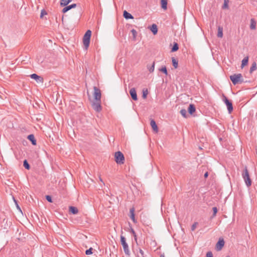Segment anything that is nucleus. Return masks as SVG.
Returning <instances> with one entry per match:
<instances>
[{
  "mask_svg": "<svg viewBox=\"0 0 257 257\" xmlns=\"http://www.w3.org/2000/svg\"><path fill=\"white\" fill-rule=\"evenodd\" d=\"M241 175L246 186L248 187L250 186L251 185L252 181L250 178L249 172L246 166L244 167V169L242 171Z\"/></svg>",
  "mask_w": 257,
  "mask_h": 257,
  "instance_id": "1",
  "label": "nucleus"
},
{
  "mask_svg": "<svg viewBox=\"0 0 257 257\" xmlns=\"http://www.w3.org/2000/svg\"><path fill=\"white\" fill-rule=\"evenodd\" d=\"M230 79L234 85L241 83L244 82L241 74H234L230 76Z\"/></svg>",
  "mask_w": 257,
  "mask_h": 257,
  "instance_id": "2",
  "label": "nucleus"
},
{
  "mask_svg": "<svg viewBox=\"0 0 257 257\" xmlns=\"http://www.w3.org/2000/svg\"><path fill=\"white\" fill-rule=\"evenodd\" d=\"M91 35V31L90 30H88L85 34H84L83 38V45L85 47L86 49H87L89 43H90V37Z\"/></svg>",
  "mask_w": 257,
  "mask_h": 257,
  "instance_id": "3",
  "label": "nucleus"
},
{
  "mask_svg": "<svg viewBox=\"0 0 257 257\" xmlns=\"http://www.w3.org/2000/svg\"><path fill=\"white\" fill-rule=\"evenodd\" d=\"M115 161L117 164H123L124 163V157L123 154L120 151L114 154Z\"/></svg>",
  "mask_w": 257,
  "mask_h": 257,
  "instance_id": "4",
  "label": "nucleus"
},
{
  "mask_svg": "<svg viewBox=\"0 0 257 257\" xmlns=\"http://www.w3.org/2000/svg\"><path fill=\"white\" fill-rule=\"evenodd\" d=\"M120 242L122 246L124 252L127 255H130V251L128 247V245L126 241V239L124 236L120 235Z\"/></svg>",
  "mask_w": 257,
  "mask_h": 257,
  "instance_id": "5",
  "label": "nucleus"
},
{
  "mask_svg": "<svg viewBox=\"0 0 257 257\" xmlns=\"http://www.w3.org/2000/svg\"><path fill=\"white\" fill-rule=\"evenodd\" d=\"M223 101L227 106L228 112L230 113L233 111V106L232 102L228 99V98L224 95H223Z\"/></svg>",
  "mask_w": 257,
  "mask_h": 257,
  "instance_id": "6",
  "label": "nucleus"
},
{
  "mask_svg": "<svg viewBox=\"0 0 257 257\" xmlns=\"http://www.w3.org/2000/svg\"><path fill=\"white\" fill-rule=\"evenodd\" d=\"M92 107L93 109L96 112L101 111L102 110L101 100H94L92 103Z\"/></svg>",
  "mask_w": 257,
  "mask_h": 257,
  "instance_id": "7",
  "label": "nucleus"
},
{
  "mask_svg": "<svg viewBox=\"0 0 257 257\" xmlns=\"http://www.w3.org/2000/svg\"><path fill=\"white\" fill-rule=\"evenodd\" d=\"M93 96L94 98V100H101V93L100 90L96 86L93 87Z\"/></svg>",
  "mask_w": 257,
  "mask_h": 257,
  "instance_id": "8",
  "label": "nucleus"
},
{
  "mask_svg": "<svg viewBox=\"0 0 257 257\" xmlns=\"http://www.w3.org/2000/svg\"><path fill=\"white\" fill-rule=\"evenodd\" d=\"M224 245V241L223 238H219L216 244V249L218 251L220 250Z\"/></svg>",
  "mask_w": 257,
  "mask_h": 257,
  "instance_id": "9",
  "label": "nucleus"
},
{
  "mask_svg": "<svg viewBox=\"0 0 257 257\" xmlns=\"http://www.w3.org/2000/svg\"><path fill=\"white\" fill-rule=\"evenodd\" d=\"M30 77L32 79H35L38 82H42L43 81V78L35 73L31 74Z\"/></svg>",
  "mask_w": 257,
  "mask_h": 257,
  "instance_id": "10",
  "label": "nucleus"
},
{
  "mask_svg": "<svg viewBox=\"0 0 257 257\" xmlns=\"http://www.w3.org/2000/svg\"><path fill=\"white\" fill-rule=\"evenodd\" d=\"M130 93L133 100H137L138 99L136 90L135 88H132L130 89Z\"/></svg>",
  "mask_w": 257,
  "mask_h": 257,
  "instance_id": "11",
  "label": "nucleus"
},
{
  "mask_svg": "<svg viewBox=\"0 0 257 257\" xmlns=\"http://www.w3.org/2000/svg\"><path fill=\"white\" fill-rule=\"evenodd\" d=\"M150 125L154 132H155L156 133H157L158 132V128L157 125L156 123V121L154 119L151 120Z\"/></svg>",
  "mask_w": 257,
  "mask_h": 257,
  "instance_id": "12",
  "label": "nucleus"
},
{
  "mask_svg": "<svg viewBox=\"0 0 257 257\" xmlns=\"http://www.w3.org/2000/svg\"><path fill=\"white\" fill-rule=\"evenodd\" d=\"M130 217L133 221L134 223L137 222V221L135 219V208L134 207H132L130 210Z\"/></svg>",
  "mask_w": 257,
  "mask_h": 257,
  "instance_id": "13",
  "label": "nucleus"
},
{
  "mask_svg": "<svg viewBox=\"0 0 257 257\" xmlns=\"http://www.w3.org/2000/svg\"><path fill=\"white\" fill-rule=\"evenodd\" d=\"M28 139L30 141L33 145H36L37 144L36 140L35 138L34 135L33 134L29 135L28 137Z\"/></svg>",
  "mask_w": 257,
  "mask_h": 257,
  "instance_id": "14",
  "label": "nucleus"
},
{
  "mask_svg": "<svg viewBox=\"0 0 257 257\" xmlns=\"http://www.w3.org/2000/svg\"><path fill=\"white\" fill-rule=\"evenodd\" d=\"M196 110L194 104H190L189 106V107L188 108V112L190 114H192Z\"/></svg>",
  "mask_w": 257,
  "mask_h": 257,
  "instance_id": "15",
  "label": "nucleus"
},
{
  "mask_svg": "<svg viewBox=\"0 0 257 257\" xmlns=\"http://www.w3.org/2000/svg\"><path fill=\"white\" fill-rule=\"evenodd\" d=\"M123 17L126 19H133L134 18L133 16L127 11H124L123 14Z\"/></svg>",
  "mask_w": 257,
  "mask_h": 257,
  "instance_id": "16",
  "label": "nucleus"
},
{
  "mask_svg": "<svg viewBox=\"0 0 257 257\" xmlns=\"http://www.w3.org/2000/svg\"><path fill=\"white\" fill-rule=\"evenodd\" d=\"M69 212L73 214H76L78 212V209L74 206H70L69 208Z\"/></svg>",
  "mask_w": 257,
  "mask_h": 257,
  "instance_id": "17",
  "label": "nucleus"
},
{
  "mask_svg": "<svg viewBox=\"0 0 257 257\" xmlns=\"http://www.w3.org/2000/svg\"><path fill=\"white\" fill-rule=\"evenodd\" d=\"M217 36L218 38H222L223 37V28L221 26H218L217 28Z\"/></svg>",
  "mask_w": 257,
  "mask_h": 257,
  "instance_id": "18",
  "label": "nucleus"
},
{
  "mask_svg": "<svg viewBox=\"0 0 257 257\" xmlns=\"http://www.w3.org/2000/svg\"><path fill=\"white\" fill-rule=\"evenodd\" d=\"M250 29L251 30H255L256 29V21L254 19H251Z\"/></svg>",
  "mask_w": 257,
  "mask_h": 257,
  "instance_id": "19",
  "label": "nucleus"
},
{
  "mask_svg": "<svg viewBox=\"0 0 257 257\" xmlns=\"http://www.w3.org/2000/svg\"><path fill=\"white\" fill-rule=\"evenodd\" d=\"M161 8L163 10H167V0H161Z\"/></svg>",
  "mask_w": 257,
  "mask_h": 257,
  "instance_id": "20",
  "label": "nucleus"
},
{
  "mask_svg": "<svg viewBox=\"0 0 257 257\" xmlns=\"http://www.w3.org/2000/svg\"><path fill=\"white\" fill-rule=\"evenodd\" d=\"M151 30L154 35L156 34L158 32L157 25L156 24H153L151 27Z\"/></svg>",
  "mask_w": 257,
  "mask_h": 257,
  "instance_id": "21",
  "label": "nucleus"
},
{
  "mask_svg": "<svg viewBox=\"0 0 257 257\" xmlns=\"http://www.w3.org/2000/svg\"><path fill=\"white\" fill-rule=\"evenodd\" d=\"M155 61L153 62L151 66L147 65V68L149 69V71L150 72L152 73L153 72L155 69Z\"/></svg>",
  "mask_w": 257,
  "mask_h": 257,
  "instance_id": "22",
  "label": "nucleus"
},
{
  "mask_svg": "<svg viewBox=\"0 0 257 257\" xmlns=\"http://www.w3.org/2000/svg\"><path fill=\"white\" fill-rule=\"evenodd\" d=\"M72 0H61L60 5L61 6H66Z\"/></svg>",
  "mask_w": 257,
  "mask_h": 257,
  "instance_id": "23",
  "label": "nucleus"
},
{
  "mask_svg": "<svg viewBox=\"0 0 257 257\" xmlns=\"http://www.w3.org/2000/svg\"><path fill=\"white\" fill-rule=\"evenodd\" d=\"M248 61V57H246L244 58L241 62V67L243 68L244 66L247 65Z\"/></svg>",
  "mask_w": 257,
  "mask_h": 257,
  "instance_id": "24",
  "label": "nucleus"
},
{
  "mask_svg": "<svg viewBox=\"0 0 257 257\" xmlns=\"http://www.w3.org/2000/svg\"><path fill=\"white\" fill-rule=\"evenodd\" d=\"M256 69V64L255 62L252 63L251 66L250 68L249 72L251 73L253 71Z\"/></svg>",
  "mask_w": 257,
  "mask_h": 257,
  "instance_id": "25",
  "label": "nucleus"
},
{
  "mask_svg": "<svg viewBox=\"0 0 257 257\" xmlns=\"http://www.w3.org/2000/svg\"><path fill=\"white\" fill-rule=\"evenodd\" d=\"M172 61L173 66L175 68H177L178 66V61L174 57H173L172 58Z\"/></svg>",
  "mask_w": 257,
  "mask_h": 257,
  "instance_id": "26",
  "label": "nucleus"
},
{
  "mask_svg": "<svg viewBox=\"0 0 257 257\" xmlns=\"http://www.w3.org/2000/svg\"><path fill=\"white\" fill-rule=\"evenodd\" d=\"M159 71L164 73L166 75H168V71L165 66H162L160 68Z\"/></svg>",
  "mask_w": 257,
  "mask_h": 257,
  "instance_id": "27",
  "label": "nucleus"
},
{
  "mask_svg": "<svg viewBox=\"0 0 257 257\" xmlns=\"http://www.w3.org/2000/svg\"><path fill=\"white\" fill-rule=\"evenodd\" d=\"M179 49V46L177 43H174L173 47L172 48V52H176Z\"/></svg>",
  "mask_w": 257,
  "mask_h": 257,
  "instance_id": "28",
  "label": "nucleus"
},
{
  "mask_svg": "<svg viewBox=\"0 0 257 257\" xmlns=\"http://www.w3.org/2000/svg\"><path fill=\"white\" fill-rule=\"evenodd\" d=\"M181 114L185 118L187 116V111L185 109H182L180 111Z\"/></svg>",
  "mask_w": 257,
  "mask_h": 257,
  "instance_id": "29",
  "label": "nucleus"
},
{
  "mask_svg": "<svg viewBox=\"0 0 257 257\" xmlns=\"http://www.w3.org/2000/svg\"><path fill=\"white\" fill-rule=\"evenodd\" d=\"M23 165L26 169H27V170L30 169V165L29 164L28 161L26 160H24Z\"/></svg>",
  "mask_w": 257,
  "mask_h": 257,
  "instance_id": "30",
  "label": "nucleus"
},
{
  "mask_svg": "<svg viewBox=\"0 0 257 257\" xmlns=\"http://www.w3.org/2000/svg\"><path fill=\"white\" fill-rule=\"evenodd\" d=\"M93 248L92 247L89 248L88 249H87L85 251V253L86 255H90L92 253Z\"/></svg>",
  "mask_w": 257,
  "mask_h": 257,
  "instance_id": "31",
  "label": "nucleus"
},
{
  "mask_svg": "<svg viewBox=\"0 0 257 257\" xmlns=\"http://www.w3.org/2000/svg\"><path fill=\"white\" fill-rule=\"evenodd\" d=\"M70 10H71L70 8V6H66V7L63 9L62 12L63 13H66L67 11H68Z\"/></svg>",
  "mask_w": 257,
  "mask_h": 257,
  "instance_id": "32",
  "label": "nucleus"
},
{
  "mask_svg": "<svg viewBox=\"0 0 257 257\" xmlns=\"http://www.w3.org/2000/svg\"><path fill=\"white\" fill-rule=\"evenodd\" d=\"M131 33L133 35L134 39H136L137 35V32L136 31V30L135 29H132L131 30Z\"/></svg>",
  "mask_w": 257,
  "mask_h": 257,
  "instance_id": "33",
  "label": "nucleus"
},
{
  "mask_svg": "<svg viewBox=\"0 0 257 257\" xmlns=\"http://www.w3.org/2000/svg\"><path fill=\"white\" fill-rule=\"evenodd\" d=\"M148 94V90L147 89H146V90H143V97L144 98H146V97H147V95Z\"/></svg>",
  "mask_w": 257,
  "mask_h": 257,
  "instance_id": "34",
  "label": "nucleus"
},
{
  "mask_svg": "<svg viewBox=\"0 0 257 257\" xmlns=\"http://www.w3.org/2000/svg\"><path fill=\"white\" fill-rule=\"evenodd\" d=\"M212 209H213V217H214L216 215V213L217 212L218 209H217V207H213Z\"/></svg>",
  "mask_w": 257,
  "mask_h": 257,
  "instance_id": "35",
  "label": "nucleus"
},
{
  "mask_svg": "<svg viewBox=\"0 0 257 257\" xmlns=\"http://www.w3.org/2000/svg\"><path fill=\"white\" fill-rule=\"evenodd\" d=\"M46 199L49 202H52V199L51 196L50 195H46Z\"/></svg>",
  "mask_w": 257,
  "mask_h": 257,
  "instance_id": "36",
  "label": "nucleus"
},
{
  "mask_svg": "<svg viewBox=\"0 0 257 257\" xmlns=\"http://www.w3.org/2000/svg\"><path fill=\"white\" fill-rule=\"evenodd\" d=\"M197 224H198V223H197V222H194V223L192 224V226H191V230H192V231H194V230L195 229V228H196V226H197Z\"/></svg>",
  "mask_w": 257,
  "mask_h": 257,
  "instance_id": "37",
  "label": "nucleus"
},
{
  "mask_svg": "<svg viewBox=\"0 0 257 257\" xmlns=\"http://www.w3.org/2000/svg\"><path fill=\"white\" fill-rule=\"evenodd\" d=\"M206 257H213V254L211 251H208L206 253Z\"/></svg>",
  "mask_w": 257,
  "mask_h": 257,
  "instance_id": "38",
  "label": "nucleus"
},
{
  "mask_svg": "<svg viewBox=\"0 0 257 257\" xmlns=\"http://www.w3.org/2000/svg\"><path fill=\"white\" fill-rule=\"evenodd\" d=\"M139 252L141 253L142 257H145L144 251L140 248H139Z\"/></svg>",
  "mask_w": 257,
  "mask_h": 257,
  "instance_id": "39",
  "label": "nucleus"
},
{
  "mask_svg": "<svg viewBox=\"0 0 257 257\" xmlns=\"http://www.w3.org/2000/svg\"><path fill=\"white\" fill-rule=\"evenodd\" d=\"M228 8L227 2H226V0H225L223 6V8L225 9V8Z\"/></svg>",
  "mask_w": 257,
  "mask_h": 257,
  "instance_id": "40",
  "label": "nucleus"
},
{
  "mask_svg": "<svg viewBox=\"0 0 257 257\" xmlns=\"http://www.w3.org/2000/svg\"><path fill=\"white\" fill-rule=\"evenodd\" d=\"M46 14H47L46 12L44 10H43L41 11L40 17L42 18L44 15H46Z\"/></svg>",
  "mask_w": 257,
  "mask_h": 257,
  "instance_id": "41",
  "label": "nucleus"
},
{
  "mask_svg": "<svg viewBox=\"0 0 257 257\" xmlns=\"http://www.w3.org/2000/svg\"><path fill=\"white\" fill-rule=\"evenodd\" d=\"M70 9L72 8H75L76 7V4H73L72 5H69Z\"/></svg>",
  "mask_w": 257,
  "mask_h": 257,
  "instance_id": "42",
  "label": "nucleus"
},
{
  "mask_svg": "<svg viewBox=\"0 0 257 257\" xmlns=\"http://www.w3.org/2000/svg\"><path fill=\"white\" fill-rule=\"evenodd\" d=\"M131 232L133 234V235L136 234L135 230L132 228H131Z\"/></svg>",
  "mask_w": 257,
  "mask_h": 257,
  "instance_id": "43",
  "label": "nucleus"
},
{
  "mask_svg": "<svg viewBox=\"0 0 257 257\" xmlns=\"http://www.w3.org/2000/svg\"><path fill=\"white\" fill-rule=\"evenodd\" d=\"M14 201H15V203L16 204V205H17V208H18V209H20V210H21V209H20V207L19 206V205H18V203H17V201L15 199V198H14Z\"/></svg>",
  "mask_w": 257,
  "mask_h": 257,
  "instance_id": "44",
  "label": "nucleus"
},
{
  "mask_svg": "<svg viewBox=\"0 0 257 257\" xmlns=\"http://www.w3.org/2000/svg\"><path fill=\"white\" fill-rule=\"evenodd\" d=\"M204 178H207V177H208V173L207 172H206L204 174Z\"/></svg>",
  "mask_w": 257,
  "mask_h": 257,
  "instance_id": "45",
  "label": "nucleus"
},
{
  "mask_svg": "<svg viewBox=\"0 0 257 257\" xmlns=\"http://www.w3.org/2000/svg\"><path fill=\"white\" fill-rule=\"evenodd\" d=\"M134 239L136 241V243H137V235L135 234V235H134Z\"/></svg>",
  "mask_w": 257,
  "mask_h": 257,
  "instance_id": "46",
  "label": "nucleus"
},
{
  "mask_svg": "<svg viewBox=\"0 0 257 257\" xmlns=\"http://www.w3.org/2000/svg\"><path fill=\"white\" fill-rule=\"evenodd\" d=\"M99 179L100 180V181H101L103 184H104V183H103L101 178L100 177V176L99 177Z\"/></svg>",
  "mask_w": 257,
  "mask_h": 257,
  "instance_id": "47",
  "label": "nucleus"
},
{
  "mask_svg": "<svg viewBox=\"0 0 257 257\" xmlns=\"http://www.w3.org/2000/svg\"><path fill=\"white\" fill-rule=\"evenodd\" d=\"M160 257H165V255L164 254H161V255H160Z\"/></svg>",
  "mask_w": 257,
  "mask_h": 257,
  "instance_id": "48",
  "label": "nucleus"
}]
</instances>
